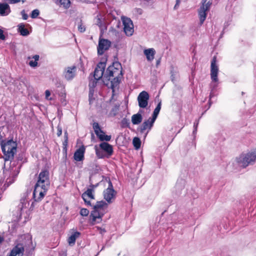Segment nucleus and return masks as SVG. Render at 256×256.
Listing matches in <instances>:
<instances>
[{"label": "nucleus", "mask_w": 256, "mask_h": 256, "mask_svg": "<svg viewBox=\"0 0 256 256\" xmlns=\"http://www.w3.org/2000/svg\"><path fill=\"white\" fill-rule=\"evenodd\" d=\"M1 148L3 152L6 161L11 160L14 158V154L16 151V143L12 140L4 142L2 140L1 143Z\"/></svg>", "instance_id": "nucleus-2"}, {"label": "nucleus", "mask_w": 256, "mask_h": 256, "mask_svg": "<svg viewBox=\"0 0 256 256\" xmlns=\"http://www.w3.org/2000/svg\"><path fill=\"white\" fill-rule=\"evenodd\" d=\"M256 162V148L252 152L243 154L236 158V162L240 167L244 168Z\"/></svg>", "instance_id": "nucleus-3"}, {"label": "nucleus", "mask_w": 256, "mask_h": 256, "mask_svg": "<svg viewBox=\"0 0 256 256\" xmlns=\"http://www.w3.org/2000/svg\"><path fill=\"white\" fill-rule=\"evenodd\" d=\"M49 175V172L48 170H42L38 175V180L36 184L48 189L50 185Z\"/></svg>", "instance_id": "nucleus-4"}, {"label": "nucleus", "mask_w": 256, "mask_h": 256, "mask_svg": "<svg viewBox=\"0 0 256 256\" xmlns=\"http://www.w3.org/2000/svg\"><path fill=\"white\" fill-rule=\"evenodd\" d=\"M26 194V196H27V194ZM28 202V200L26 199V196H25L24 198H22L21 200H20V204H22V206L20 207L21 208H24V207H26V203Z\"/></svg>", "instance_id": "nucleus-38"}, {"label": "nucleus", "mask_w": 256, "mask_h": 256, "mask_svg": "<svg viewBox=\"0 0 256 256\" xmlns=\"http://www.w3.org/2000/svg\"><path fill=\"white\" fill-rule=\"evenodd\" d=\"M214 96V92L212 91L210 94V99L208 100V106L206 110H208V109L210 108L212 104L211 98Z\"/></svg>", "instance_id": "nucleus-42"}, {"label": "nucleus", "mask_w": 256, "mask_h": 256, "mask_svg": "<svg viewBox=\"0 0 256 256\" xmlns=\"http://www.w3.org/2000/svg\"><path fill=\"white\" fill-rule=\"evenodd\" d=\"M96 24L100 28L103 26L104 22L102 20L100 15H98L96 18Z\"/></svg>", "instance_id": "nucleus-31"}, {"label": "nucleus", "mask_w": 256, "mask_h": 256, "mask_svg": "<svg viewBox=\"0 0 256 256\" xmlns=\"http://www.w3.org/2000/svg\"><path fill=\"white\" fill-rule=\"evenodd\" d=\"M24 248L22 244H18L11 250L10 253L7 256H16L18 254H23Z\"/></svg>", "instance_id": "nucleus-17"}, {"label": "nucleus", "mask_w": 256, "mask_h": 256, "mask_svg": "<svg viewBox=\"0 0 256 256\" xmlns=\"http://www.w3.org/2000/svg\"><path fill=\"white\" fill-rule=\"evenodd\" d=\"M111 42L106 39L100 40L98 46V54L102 55L104 52L108 50L110 46Z\"/></svg>", "instance_id": "nucleus-11"}, {"label": "nucleus", "mask_w": 256, "mask_h": 256, "mask_svg": "<svg viewBox=\"0 0 256 256\" xmlns=\"http://www.w3.org/2000/svg\"><path fill=\"white\" fill-rule=\"evenodd\" d=\"M89 214V211L88 209L85 208H82L80 210V214L82 216H86Z\"/></svg>", "instance_id": "nucleus-39"}, {"label": "nucleus", "mask_w": 256, "mask_h": 256, "mask_svg": "<svg viewBox=\"0 0 256 256\" xmlns=\"http://www.w3.org/2000/svg\"><path fill=\"white\" fill-rule=\"evenodd\" d=\"M100 148L107 154L108 156H111L114 152L112 146L107 142L100 143Z\"/></svg>", "instance_id": "nucleus-16"}, {"label": "nucleus", "mask_w": 256, "mask_h": 256, "mask_svg": "<svg viewBox=\"0 0 256 256\" xmlns=\"http://www.w3.org/2000/svg\"><path fill=\"white\" fill-rule=\"evenodd\" d=\"M48 188L35 184L32 196L34 201L38 202L40 201L46 195Z\"/></svg>", "instance_id": "nucleus-7"}, {"label": "nucleus", "mask_w": 256, "mask_h": 256, "mask_svg": "<svg viewBox=\"0 0 256 256\" xmlns=\"http://www.w3.org/2000/svg\"><path fill=\"white\" fill-rule=\"evenodd\" d=\"M85 150L84 146L76 150L74 155V160L77 162L82 161L84 160Z\"/></svg>", "instance_id": "nucleus-15"}, {"label": "nucleus", "mask_w": 256, "mask_h": 256, "mask_svg": "<svg viewBox=\"0 0 256 256\" xmlns=\"http://www.w3.org/2000/svg\"><path fill=\"white\" fill-rule=\"evenodd\" d=\"M142 112V110H140L138 113L132 116V122L134 124H138L142 122V116L140 112Z\"/></svg>", "instance_id": "nucleus-20"}, {"label": "nucleus", "mask_w": 256, "mask_h": 256, "mask_svg": "<svg viewBox=\"0 0 256 256\" xmlns=\"http://www.w3.org/2000/svg\"><path fill=\"white\" fill-rule=\"evenodd\" d=\"M8 179L6 180V183L5 184V185L7 184V186H8L10 184L14 182V180H10L8 181Z\"/></svg>", "instance_id": "nucleus-50"}, {"label": "nucleus", "mask_w": 256, "mask_h": 256, "mask_svg": "<svg viewBox=\"0 0 256 256\" xmlns=\"http://www.w3.org/2000/svg\"><path fill=\"white\" fill-rule=\"evenodd\" d=\"M85 203H86L88 206H91V204H90V201L88 200H86V202H85Z\"/></svg>", "instance_id": "nucleus-54"}, {"label": "nucleus", "mask_w": 256, "mask_h": 256, "mask_svg": "<svg viewBox=\"0 0 256 256\" xmlns=\"http://www.w3.org/2000/svg\"><path fill=\"white\" fill-rule=\"evenodd\" d=\"M56 134L58 136H60L62 134V128L60 125H58V126H57Z\"/></svg>", "instance_id": "nucleus-43"}, {"label": "nucleus", "mask_w": 256, "mask_h": 256, "mask_svg": "<svg viewBox=\"0 0 256 256\" xmlns=\"http://www.w3.org/2000/svg\"><path fill=\"white\" fill-rule=\"evenodd\" d=\"M208 0H202V5L198 10V16L200 18V24H203L206 16V12L210 9L212 2H207Z\"/></svg>", "instance_id": "nucleus-5"}, {"label": "nucleus", "mask_w": 256, "mask_h": 256, "mask_svg": "<svg viewBox=\"0 0 256 256\" xmlns=\"http://www.w3.org/2000/svg\"><path fill=\"white\" fill-rule=\"evenodd\" d=\"M132 143L136 150H138L140 148L141 145V141L138 138H134L132 140Z\"/></svg>", "instance_id": "nucleus-30"}, {"label": "nucleus", "mask_w": 256, "mask_h": 256, "mask_svg": "<svg viewBox=\"0 0 256 256\" xmlns=\"http://www.w3.org/2000/svg\"><path fill=\"white\" fill-rule=\"evenodd\" d=\"M76 70V68L74 66L66 68L64 72L65 78L68 80H72L75 76Z\"/></svg>", "instance_id": "nucleus-14"}, {"label": "nucleus", "mask_w": 256, "mask_h": 256, "mask_svg": "<svg viewBox=\"0 0 256 256\" xmlns=\"http://www.w3.org/2000/svg\"><path fill=\"white\" fill-rule=\"evenodd\" d=\"M122 126L128 127L130 124V122H128V120L124 118L122 120Z\"/></svg>", "instance_id": "nucleus-41"}, {"label": "nucleus", "mask_w": 256, "mask_h": 256, "mask_svg": "<svg viewBox=\"0 0 256 256\" xmlns=\"http://www.w3.org/2000/svg\"><path fill=\"white\" fill-rule=\"evenodd\" d=\"M112 77H114L110 80L111 88L114 89L119 84L122 77V66L120 62H114L112 65L110 66L108 68L104 74V79L110 81Z\"/></svg>", "instance_id": "nucleus-1"}, {"label": "nucleus", "mask_w": 256, "mask_h": 256, "mask_svg": "<svg viewBox=\"0 0 256 256\" xmlns=\"http://www.w3.org/2000/svg\"><path fill=\"white\" fill-rule=\"evenodd\" d=\"M154 122H152V118H150L148 120L144 121L140 126L138 130L140 133H143L144 130L148 128L150 130Z\"/></svg>", "instance_id": "nucleus-18"}, {"label": "nucleus", "mask_w": 256, "mask_h": 256, "mask_svg": "<svg viewBox=\"0 0 256 256\" xmlns=\"http://www.w3.org/2000/svg\"><path fill=\"white\" fill-rule=\"evenodd\" d=\"M56 4L62 6L64 8L67 9L70 6V0H56Z\"/></svg>", "instance_id": "nucleus-28"}, {"label": "nucleus", "mask_w": 256, "mask_h": 256, "mask_svg": "<svg viewBox=\"0 0 256 256\" xmlns=\"http://www.w3.org/2000/svg\"><path fill=\"white\" fill-rule=\"evenodd\" d=\"M40 58V56L38 54H36L32 56V58L36 61H38Z\"/></svg>", "instance_id": "nucleus-51"}, {"label": "nucleus", "mask_w": 256, "mask_h": 256, "mask_svg": "<svg viewBox=\"0 0 256 256\" xmlns=\"http://www.w3.org/2000/svg\"><path fill=\"white\" fill-rule=\"evenodd\" d=\"M200 118L198 119V120H195V122H194V130H193V135L195 136V135L196 133V132H197V128H198V124H199V120H200Z\"/></svg>", "instance_id": "nucleus-35"}, {"label": "nucleus", "mask_w": 256, "mask_h": 256, "mask_svg": "<svg viewBox=\"0 0 256 256\" xmlns=\"http://www.w3.org/2000/svg\"><path fill=\"white\" fill-rule=\"evenodd\" d=\"M92 189L88 188L84 193L82 194V198H83L84 202H86V198H89L91 199H94V196L92 194Z\"/></svg>", "instance_id": "nucleus-25"}, {"label": "nucleus", "mask_w": 256, "mask_h": 256, "mask_svg": "<svg viewBox=\"0 0 256 256\" xmlns=\"http://www.w3.org/2000/svg\"><path fill=\"white\" fill-rule=\"evenodd\" d=\"M99 140L102 142H106L110 141L111 136L105 134V132L103 130H100V132L96 136Z\"/></svg>", "instance_id": "nucleus-24"}, {"label": "nucleus", "mask_w": 256, "mask_h": 256, "mask_svg": "<svg viewBox=\"0 0 256 256\" xmlns=\"http://www.w3.org/2000/svg\"><path fill=\"white\" fill-rule=\"evenodd\" d=\"M78 30L80 32H84L86 31V27L82 23V20H80V22L78 24Z\"/></svg>", "instance_id": "nucleus-36"}, {"label": "nucleus", "mask_w": 256, "mask_h": 256, "mask_svg": "<svg viewBox=\"0 0 256 256\" xmlns=\"http://www.w3.org/2000/svg\"><path fill=\"white\" fill-rule=\"evenodd\" d=\"M98 80H96L94 78V79L90 80L89 82V89L94 90V88L96 86Z\"/></svg>", "instance_id": "nucleus-33"}, {"label": "nucleus", "mask_w": 256, "mask_h": 256, "mask_svg": "<svg viewBox=\"0 0 256 256\" xmlns=\"http://www.w3.org/2000/svg\"><path fill=\"white\" fill-rule=\"evenodd\" d=\"M122 20L124 32L128 36H131L134 32L132 20L130 18L126 17H124Z\"/></svg>", "instance_id": "nucleus-8"}, {"label": "nucleus", "mask_w": 256, "mask_h": 256, "mask_svg": "<svg viewBox=\"0 0 256 256\" xmlns=\"http://www.w3.org/2000/svg\"><path fill=\"white\" fill-rule=\"evenodd\" d=\"M144 52L148 60L152 61L154 59L156 51L154 48H150L146 49L144 50Z\"/></svg>", "instance_id": "nucleus-21"}, {"label": "nucleus", "mask_w": 256, "mask_h": 256, "mask_svg": "<svg viewBox=\"0 0 256 256\" xmlns=\"http://www.w3.org/2000/svg\"><path fill=\"white\" fill-rule=\"evenodd\" d=\"M20 2H22V3H24V2H25L26 0H21V1H20Z\"/></svg>", "instance_id": "nucleus-55"}, {"label": "nucleus", "mask_w": 256, "mask_h": 256, "mask_svg": "<svg viewBox=\"0 0 256 256\" xmlns=\"http://www.w3.org/2000/svg\"><path fill=\"white\" fill-rule=\"evenodd\" d=\"M218 68L216 64V57L214 56L211 62L210 65V77L213 82H217L218 81Z\"/></svg>", "instance_id": "nucleus-12"}, {"label": "nucleus", "mask_w": 256, "mask_h": 256, "mask_svg": "<svg viewBox=\"0 0 256 256\" xmlns=\"http://www.w3.org/2000/svg\"><path fill=\"white\" fill-rule=\"evenodd\" d=\"M21 14L22 15V18L24 20H26L28 18V15L26 14L24 10H22L21 12Z\"/></svg>", "instance_id": "nucleus-45"}, {"label": "nucleus", "mask_w": 256, "mask_h": 256, "mask_svg": "<svg viewBox=\"0 0 256 256\" xmlns=\"http://www.w3.org/2000/svg\"><path fill=\"white\" fill-rule=\"evenodd\" d=\"M96 156L100 158H102L104 157V155L102 154V152H101L100 150H98L96 146Z\"/></svg>", "instance_id": "nucleus-40"}, {"label": "nucleus", "mask_w": 256, "mask_h": 256, "mask_svg": "<svg viewBox=\"0 0 256 256\" xmlns=\"http://www.w3.org/2000/svg\"><path fill=\"white\" fill-rule=\"evenodd\" d=\"M18 32L22 36H27L30 34L29 31L24 28L23 24H20L18 26Z\"/></svg>", "instance_id": "nucleus-27"}, {"label": "nucleus", "mask_w": 256, "mask_h": 256, "mask_svg": "<svg viewBox=\"0 0 256 256\" xmlns=\"http://www.w3.org/2000/svg\"><path fill=\"white\" fill-rule=\"evenodd\" d=\"M184 184L185 182L184 180L180 179L178 180L176 184V188L178 189V190L184 189Z\"/></svg>", "instance_id": "nucleus-29"}, {"label": "nucleus", "mask_w": 256, "mask_h": 256, "mask_svg": "<svg viewBox=\"0 0 256 256\" xmlns=\"http://www.w3.org/2000/svg\"><path fill=\"white\" fill-rule=\"evenodd\" d=\"M97 228L99 230V232L101 234H104L106 232V230L104 228H102L100 227H97Z\"/></svg>", "instance_id": "nucleus-48"}, {"label": "nucleus", "mask_w": 256, "mask_h": 256, "mask_svg": "<svg viewBox=\"0 0 256 256\" xmlns=\"http://www.w3.org/2000/svg\"><path fill=\"white\" fill-rule=\"evenodd\" d=\"M94 90L92 89H89V93H88V100L90 103L91 104L93 100H94Z\"/></svg>", "instance_id": "nucleus-34"}, {"label": "nucleus", "mask_w": 256, "mask_h": 256, "mask_svg": "<svg viewBox=\"0 0 256 256\" xmlns=\"http://www.w3.org/2000/svg\"><path fill=\"white\" fill-rule=\"evenodd\" d=\"M80 235V233L78 232H73L72 235L69 236L68 240V242L70 245H74L76 242V240Z\"/></svg>", "instance_id": "nucleus-23"}, {"label": "nucleus", "mask_w": 256, "mask_h": 256, "mask_svg": "<svg viewBox=\"0 0 256 256\" xmlns=\"http://www.w3.org/2000/svg\"><path fill=\"white\" fill-rule=\"evenodd\" d=\"M10 12V6L6 3H0V15L6 16Z\"/></svg>", "instance_id": "nucleus-19"}, {"label": "nucleus", "mask_w": 256, "mask_h": 256, "mask_svg": "<svg viewBox=\"0 0 256 256\" xmlns=\"http://www.w3.org/2000/svg\"><path fill=\"white\" fill-rule=\"evenodd\" d=\"M150 96L146 91H142L140 93L138 96V106L140 108H146L148 104Z\"/></svg>", "instance_id": "nucleus-9"}, {"label": "nucleus", "mask_w": 256, "mask_h": 256, "mask_svg": "<svg viewBox=\"0 0 256 256\" xmlns=\"http://www.w3.org/2000/svg\"><path fill=\"white\" fill-rule=\"evenodd\" d=\"M6 39V36L4 34V31L2 29L0 28V40H4Z\"/></svg>", "instance_id": "nucleus-46"}, {"label": "nucleus", "mask_w": 256, "mask_h": 256, "mask_svg": "<svg viewBox=\"0 0 256 256\" xmlns=\"http://www.w3.org/2000/svg\"><path fill=\"white\" fill-rule=\"evenodd\" d=\"M29 65L32 68H34L38 66V62L36 60H31L29 62Z\"/></svg>", "instance_id": "nucleus-44"}, {"label": "nucleus", "mask_w": 256, "mask_h": 256, "mask_svg": "<svg viewBox=\"0 0 256 256\" xmlns=\"http://www.w3.org/2000/svg\"><path fill=\"white\" fill-rule=\"evenodd\" d=\"M64 136H65V138H66V141L68 140V132L66 131L64 132Z\"/></svg>", "instance_id": "nucleus-53"}, {"label": "nucleus", "mask_w": 256, "mask_h": 256, "mask_svg": "<svg viewBox=\"0 0 256 256\" xmlns=\"http://www.w3.org/2000/svg\"><path fill=\"white\" fill-rule=\"evenodd\" d=\"M161 108V102H160L158 105L156 106V108L154 110V111L153 112L152 116V122H154L156 118H157V116L160 112V111Z\"/></svg>", "instance_id": "nucleus-26"}, {"label": "nucleus", "mask_w": 256, "mask_h": 256, "mask_svg": "<svg viewBox=\"0 0 256 256\" xmlns=\"http://www.w3.org/2000/svg\"><path fill=\"white\" fill-rule=\"evenodd\" d=\"M102 216L103 214H102L100 210L94 209L90 216L91 224L94 225L96 222L98 223L101 222Z\"/></svg>", "instance_id": "nucleus-13"}, {"label": "nucleus", "mask_w": 256, "mask_h": 256, "mask_svg": "<svg viewBox=\"0 0 256 256\" xmlns=\"http://www.w3.org/2000/svg\"><path fill=\"white\" fill-rule=\"evenodd\" d=\"M108 204L104 200L97 202L96 204L94 206L93 209L98 210H104L108 208Z\"/></svg>", "instance_id": "nucleus-22"}, {"label": "nucleus", "mask_w": 256, "mask_h": 256, "mask_svg": "<svg viewBox=\"0 0 256 256\" xmlns=\"http://www.w3.org/2000/svg\"><path fill=\"white\" fill-rule=\"evenodd\" d=\"M180 0H176V4H175V6H174V9H176V8H177L178 6H179V4H180Z\"/></svg>", "instance_id": "nucleus-52"}, {"label": "nucleus", "mask_w": 256, "mask_h": 256, "mask_svg": "<svg viewBox=\"0 0 256 256\" xmlns=\"http://www.w3.org/2000/svg\"><path fill=\"white\" fill-rule=\"evenodd\" d=\"M93 128L96 136L100 132V130H102L98 122H94L93 124Z\"/></svg>", "instance_id": "nucleus-32"}, {"label": "nucleus", "mask_w": 256, "mask_h": 256, "mask_svg": "<svg viewBox=\"0 0 256 256\" xmlns=\"http://www.w3.org/2000/svg\"><path fill=\"white\" fill-rule=\"evenodd\" d=\"M108 188L104 191L103 195L104 198L108 204L112 202V200L115 198L116 192L113 188L112 182L110 180L108 181Z\"/></svg>", "instance_id": "nucleus-6"}, {"label": "nucleus", "mask_w": 256, "mask_h": 256, "mask_svg": "<svg viewBox=\"0 0 256 256\" xmlns=\"http://www.w3.org/2000/svg\"><path fill=\"white\" fill-rule=\"evenodd\" d=\"M46 98V100H51V98H49V96L50 95V92L48 90H46L45 92Z\"/></svg>", "instance_id": "nucleus-47"}, {"label": "nucleus", "mask_w": 256, "mask_h": 256, "mask_svg": "<svg viewBox=\"0 0 256 256\" xmlns=\"http://www.w3.org/2000/svg\"><path fill=\"white\" fill-rule=\"evenodd\" d=\"M106 66V62H100L97 64L94 73V77L96 80H99L104 76Z\"/></svg>", "instance_id": "nucleus-10"}, {"label": "nucleus", "mask_w": 256, "mask_h": 256, "mask_svg": "<svg viewBox=\"0 0 256 256\" xmlns=\"http://www.w3.org/2000/svg\"><path fill=\"white\" fill-rule=\"evenodd\" d=\"M98 186V184H91L90 185V188H88L89 189H92V191L94 192V190L97 187V186Z\"/></svg>", "instance_id": "nucleus-49"}, {"label": "nucleus", "mask_w": 256, "mask_h": 256, "mask_svg": "<svg viewBox=\"0 0 256 256\" xmlns=\"http://www.w3.org/2000/svg\"><path fill=\"white\" fill-rule=\"evenodd\" d=\"M39 14H40L39 10L38 9H36V10H33L30 16L32 18H36L38 16Z\"/></svg>", "instance_id": "nucleus-37"}]
</instances>
